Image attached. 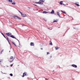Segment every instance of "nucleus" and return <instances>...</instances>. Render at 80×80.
Segmentation results:
<instances>
[{
  "label": "nucleus",
  "instance_id": "36",
  "mask_svg": "<svg viewBox=\"0 0 80 80\" xmlns=\"http://www.w3.org/2000/svg\"><path fill=\"white\" fill-rule=\"evenodd\" d=\"M50 29L51 30H52V28H51V29Z\"/></svg>",
  "mask_w": 80,
  "mask_h": 80
},
{
  "label": "nucleus",
  "instance_id": "46",
  "mask_svg": "<svg viewBox=\"0 0 80 80\" xmlns=\"http://www.w3.org/2000/svg\"><path fill=\"white\" fill-rule=\"evenodd\" d=\"M50 57H51V58H52V56H51Z\"/></svg>",
  "mask_w": 80,
  "mask_h": 80
},
{
  "label": "nucleus",
  "instance_id": "32",
  "mask_svg": "<svg viewBox=\"0 0 80 80\" xmlns=\"http://www.w3.org/2000/svg\"><path fill=\"white\" fill-rule=\"evenodd\" d=\"M13 61V60H12L11 61H10V62H12Z\"/></svg>",
  "mask_w": 80,
  "mask_h": 80
},
{
  "label": "nucleus",
  "instance_id": "48",
  "mask_svg": "<svg viewBox=\"0 0 80 80\" xmlns=\"http://www.w3.org/2000/svg\"><path fill=\"white\" fill-rule=\"evenodd\" d=\"M9 52H10V51H9Z\"/></svg>",
  "mask_w": 80,
  "mask_h": 80
},
{
  "label": "nucleus",
  "instance_id": "44",
  "mask_svg": "<svg viewBox=\"0 0 80 80\" xmlns=\"http://www.w3.org/2000/svg\"><path fill=\"white\" fill-rule=\"evenodd\" d=\"M1 73H3L2 71H1Z\"/></svg>",
  "mask_w": 80,
  "mask_h": 80
},
{
  "label": "nucleus",
  "instance_id": "2",
  "mask_svg": "<svg viewBox=\"0 0 80 80\" xmlns=\"http://www.w3.org/2000/svg\"><path fill=\"white\" fill-rule=\"evenodd\" d=\"M72 67H74V68H77V66L75 64H72Z\"/></svg>",
  "mask_w": 80,
  "mask_h": 80
},
{
  "label": "nucleus",
  "instance_id": "15",
  "mask_svg": "<svg viewBox=\"0 0 80 80\" xmlns=\"http://www.w3.org/2000/svg\"><path fill=\"white\" fill-rule=\"evenodd\" d=\"M61 12H62L63 13L66 14V13L64 11H63L62 10H61Z\"/></svg>",
  "mask_w": 80,
  "mask_h": 80
},
{
  "label": "nucleus",
  "instance_id": "34",
  "mask_svg": "<svg viewBox=\"0 0 80 80\" xmlns=\"http://www.w3.org/2000/svg\"><path fill=\"white\" fill-rule=\"evenodd\" d=\"M15 39H16L17 40H18V39H17V38H15Z\"/></svg>",
  "mask_w": 80,
  "mask_h": 80
},
{
  "label": "nucleus",
  "instance_id": "30",
  "mask_svg": "<svg viewBox=\"0 0 80 80\" xmlns=\"http://www.w3.org/2000/svg\"><path fill=\"white\" fill-rule=\"evenodd\" d=\"M8 43H9V44L11 46V44H10V42L9 41L8 42Z\"/></svg>",
  "mask_w": 80,
  "mask_h": 80
},
{
  "label": "nucleus",
  "instance_id": "23",
  "mask_svg": "<svg viewBox=\"0 0 80 80\" xmlns=\"http://www.w3.org/2000/svg\"><path fill=\"white\" fill-rule=\"evenodd\" d=\"M10 75L11 77H12V76H13V74H12V73H11V74H10Z\"/></svg>",
  "mask_w": 80,
  "mask_h": 80
},
{
  "label": "nucleus",
  "instance_id": "47",
  "mask_svg": "<svg viewBox=\"0 0 80 80\" xmlns=\"http://www.w3.org/2000/svg\"><path fill=\"white\" fill-rule=\"evenodd\" d=\"M11 48H12V47H11Z\"/></svg>",
  "mask_w": 80,
  "mask_h": 80
},
{
  "label": "nucleus",
  "instance_id": "37",
  "mask_svg": "<svg viewBox=\"0 0 80 80\" xmlns=\"http://www.w3.org/2000/svg\"><path fill=\"white\" fill-rule=\"evenodd\" d=\"M14 45H15V46H16V45L15 44H14Z\"/></svg>",
  "mask_w": 80,
  "mask_h": 80
},
{
  "label": "nucleus",
  "instance_id": "20",
  "mask_svg": "<svg viewBox=\"0 0 80 80\" xmlns=\"http://www.w3.org/2000/svg\"><path fill=\"white\" fill-rule=\"evenodd\" d=\"M40 2H35V3H36L37 4H40Z\"/></svg>",
  "mask_w": 80,
  "mask_h": 80
},
{
  "label": "nucleus",
  "instance_id": "18",
  "mask_svg": "<svg viewBox=\"0 0 80 80\" xmlns=\"http://www.w3.org/2000/svg\"><path fill=\"white\" fill-rule=\"evenodd\" d=\"M7 38L6 39L8 41V42H9V40H8V37H7Z\"/></svg>",
  "mask_w": 80,
  "mask_h": 80
},
{
  "label": "nucleus",
  "instance_id": "19",
  "mask_svg": "<svg viewBox=\"0 0 80 80\" xmlns=\"http://www.w3.org/2000/svg\"><path fill=\"white\" fill-rule=\"evenodd\" d=\"M8 1L10 2H12V0H8Z\"/></svg>",
  "mask_w": 80,
  "mask_h": 80
},
{
  "label": "nucleus",
  "instance_id": "33",
  "mask_svg": "<svg viewBox=\"0 0 80 80\" xmlns=\"http://www.w3.org/2000/svg\"><path fill=\"white\" fill-rule=\"evenodd\" d=\"M10 66H11V67H12V66H13V64H11V65H10Z\"/></svg>",
  "mask_w": 80,
  "mask_h": 80
},
{
  "label": "nucleus",
  "instance_id": "38",
  "mask_svg": "<svg viewBox=\"0 0 80 80\" xmlns=\"http://www.w3.org/2000/svg\"><path fill=\"white\" fill-rule=\"evenodd\" d=\"M34 5H35V6H37V5H35V4H34Z\"/></svg>",
  "mask_w": 80,
  "mask_h": 80
},
{
  "label": "nucleus",
  "instance_id": "41",
  "mask_svg": "<svg viewBox=\"0 0 80 80\" xmlns=\"http://www.w3.org/2000/svg\"><path fill=\"white\" fill-rule=\"evenodd\" d=\"M63 5H65L64 4H63Z\"/></svg>",
  "mask_w": 80,
  "mask_h": 80
},
{
  "label": "nucleus",
  "instance_id": "8",
  "mask_svg": "<svg viewBox=\"0 0 80 80\" xmlns=\"http://www.w3.org/2000/svg\"><path fill=\"white\" fill-rule=\"evenodd\" d=\"M57 14L58 16H59V17H60V13H59L58 12H57Z\"/></svg>",
  "mask_w": 80,
  "mask_h": 80
},
{
  "label": "nucleus",
  "instance_id": "21",
  "mask_svg": "<svg viewBox=\"0 0 80 80\" xmlns=\"http://www.w3.org/2000/svg\"><path fill=\"white\" fill-rule=\"evenodd\" d=\"M12 5H15V4H16V3H15V2H14L12 3Z\"/></svg>",
  "mask_w": 80,
  "mask_h": 80
},
{
  "label": "nucleus",
  "instance_id": "12",
  "mask_svg": "<svg viewBox=\"0 0 80 80\" xmlns=\"http://www.w3.org/2000/svg\"><path fill=\"white\" fill-rule=\"evenodd\" d=\"M39 2H44L45 0H40Z\"/></svg>",
  "mask_w": 80,
  "mask_h": 80
},
{
  "label": "nucleus",
  "instance_id": "43",
  "mask_svg": "<svg viewBox=\"0 0 80 80\" xmlns=\"http://www.w3.org/2000/svg\"><path fill=\"white\" fill-rule=\"evenodd\" d=\"M22 26H24V25H22Z\"/></svg>",
  "mask_w": 80,
  "mask_h": 80
},
{
  "label": "nucleus",
  "instance_id": "28",
  "mask_svg": "<svg viewBox=\"0 0 80 80\" xmlns=\"http://www.w3.org/2000/svg\"><path fill=\"white\" fill-rule=\"evenodd\" d=\"M18 19H21V18H20L18 16Z\"/></svg>",
  "mask_w": 80,
  "mask_h": 80
},
{
  "label": "nucleus",
  "instance_id": "10",
  "mask_svg": "<svg viewBox=\"0 0 80 80\" xmlns=\"http://www.w3.org/2000/svg\"><path fill=\"white\" fill-rule=\"evenodd\" d=\"M31 46H33L34 45V43L33 42H31L30 44Z\"/></svg>",
  "mask_w": 80,
  "mask_h": 80
},
{
  "label": "nucleus",
  "instance_id": "49",
  "mask_svg": "<svg viewBox=\"0 0 80 80\" xmlns=\"http://www.w3.org/2000/svg\"><path fill=\"white\" fill-rule=\"evenodd\" d=\"M16 25H17V24H16Z\"/></svg>",
  "mask_w": 80,
  "mask_h": 80
},
{
  "label": "nucleus",
  "instance_id": "3",
  "mask_svg": "<svg viewBox=\"0 0 80 80\" xmlns=\"http://www.w3.org/2000/svg\"><path fill=\"white\" fill-rule=\"evenodd\" d=\"M6 34L8 36H9L10 35H12V33L10 32H8V33H6Z\"/></svg>",
  "mask_w": 80,
  "mask_h": 80
},
{
  "label": "nucleus",
  "instance_id": "35",
  "mask_svg": "<svg viewBox=\"0 0 80 80\" xmlns=\"http://www.w3.org/2000/svg\"><path fill=\"white\" fill-rule=\"evenodd\" d=\"M41 50H43V48H41Z\"/></svg>",
  "mask_w": 80,
  "mask_h": 80
},
{
  "label": "nucleus",
  "instance_id": "11",
  "mask_svg": "<svg viewBox=\"0 0 80 80\" xmlns=\"http://www.w3.org/2000/svg\"><path fill=\"white\" fill-rule=\"evenodd\" d=\"M49 45H53V44H52V42L51 41H50L49 42Z\"/></svg>",
  "mask_w": 80,
  "mask_h": 80
},
{
  "label": "nucleus",
  "instance_id": "22",
  "mask_svg": "<svg viewBox=\"0 0 80 80\" xmlns=\"http://www.w3.org/2000/svg\"><path fill=\"white\" fill-rule=\"evenodd\" d=\"M10 58L12 60V59H13V56H11L10 57Z\"/></svg>",
  "mask_w": 80,
  "mask_h": 80
},
{
  "label": "nucleus",
  "instance_id": "5",
  "mask_svg": "<svg viewBox=\"0 0 80 80\" xmlns=\"http://www.w3.org/2000/svg\"><path fill=\"white\" fill-rule=\"evenodd\" d=\"M55 13V12L53 10H52V11L51 12V14H53Z\"/></svg>",
  "mask_w": 80,
  "mask_h": 80
},
{
  "label": "nucleus",
  "instance_id": "31",
  "mask_svg": "<svg viewBox=\"0 0 80 80\" xmlns=\"http://www.w3.org/2000/svg\"><path fill=\"white\" fill-rule=\"evenodd\" d=\"M47 54L48 55V54H50V53H49V52H48L47 53Z\"/></svg>",
  "mask_w": 80,
  "mask_h": 80
},
{
  "label": "nucleus",
  "instance_id": "9",
  "mask_svg": "<svg viewBox=\"0 0 80 80\" xmlns=\"http://www.w3.org/2000/svg\"><path fill=\"white\" fill-rule=\"evenodd\" d=\"M13 17L15 19H18V16H13Z\"/></svg>",
  "mask_w": 80,
  "mask_h": 80
},
{
  "label": "nucleus",
  "instance_id": "26",
  "mask_svg": "<svg viewBox=\"0 0 80 80\" xmlns=\"http://www.w3.org/2000/svg\"><path fill=\"white\" fill-rule=\"evenodd\" d=\"M53 23H54V22H57V21H54L53 22Z\"/></svg>",
  "mask_w": 80,
  "mask_h": 80
},
{
  "label": "nucleus",
  "instance_id": "16",
  "mask_svg": "<svg viewBox=\"0 0 80 80\" xmlns=\"http://www.w3.org/2000/svg\"><path fill=\"white\" fill-rule=\"evenodd\" d=\"M43 13H48V12H46V11H43Z\"/></svg>",
  "mask_w": 80,
  "mask_h": 80
},
{
  "label": "nucleus",
  "instance_id": "29",
  "mask_svg": "<svg viewBox=\"0 0 80 80\" xmlns=\"http://www.w3.org/2000/svg\"><path fill=\"white\" fill-rule=\"evenodd\" d=\"M12 43L13 44V45H14L15 44V43L14 42H12Z\"/></svg>",
  "mask_w": 80,
  "mask_h": 80
},
{
  "label": "nucleus",
  "instance_id": "45",
  "mask_svg": "<svg viewBox=\"0 0 80 80\" xmlns=\"http://www.w3.org/2000/svg\"><path fill=\"white\" fill-rule=\"evenodd\" d=\"M45 21L46 22H47V21H46V20H45Z\"/></svg>",
  "mask_w": 80,
  "mask_h": 80
},
{
  "label": "nucleus",
  "instance_id": "42",
  "mask_svg": "<svg viewBox=\"0 0 80 80\" xmlns=\"http://www.w3.org/2000/svg\"><path fill=\"white\" fill-rule=\"evenodd\" d=\"M29 8V9H30V8Z\"/></svg>",
  "mask_w": 80,
  "mask_h": 80
},
{
  "label": "nucleus",
  "instance_id": "40",
  "mask_svg": "<svg viewBox=\"0 0 80 80\" xmlns=\"http://www.w3.org/2000/svg\"><path fill=\"white\" fill-rule=\"evenodd\" d=\"M46 80H48V79H46Z\"/></svg>",
  "mask_w": 80,
  "mask_h": 80
},
{
  "label": "nucleus",
  "instance_id": "1",
  "mask_svg": "<svg viewBox=\"0 0 80 80\" xmlns=\"http://www.w3.org/2000/svg\"><path fill=\"white\" fill-rule=\"evenodd\" d=\"M21 15L23 17H27V15H26V14L24 13H22Z\"/></svg>",
  "mask_w": 80,
  "mask_h": 80
},
{
  "label": "nucleus",
  "instance_id": "24",
  "mask_svg": "<svg viewBox=\"0 0 80 80\" xmlns=\"http://www.w3.org/2000/svg\"><path fill=\"white\" fill-rule=\"evenodd\" d=\"M39 4H40V5H42V4H43V3L40 2H39Z\"/></svg>",
  "mask_w": 80,
  "mask_h": 80
},
{
  "label": "nucleus",
  "instance_id": "17",
  "mask_svg": "<svg viewBox=\"0 0 80 80\" xmlns=\"http://www.w3.org/2000/svg\"><path fill=\"white\" fill-rule=\"evenodd\" d=\"M75 4L78 7H79L80 6V5L78 4H77L76 3H75Z\"/></svg>",
  "mask_w": 80,
  "mask_h": 80
},
{
  "label": "nucleus",
  "instance_id": "4",
  "mask_svg": "<svg viewBox=\"0 0 80 80\" xmlns=\"http://www.w3.org/2000/svg\"><path fill=\"white\" fill-rule=\"evenodd\" d=\"M9 37H11V38H16L14 37V36L13 35L10 36Z\"/></svg>",
  "mask_w": 80,
  "mask_h": 80
},
{
  "label": "nucleus",
  "instance_id": "6",
  "mask_svg": "<svg viewBox=\"0 0 80 80\" xmlns=\"http://www.w3.org/2000/svg\"><path fill=\"white\" fill-rule=\"evenodd\" d=\"M26 72H24V73H23V75H22V77H25V76H26Z\"/></svg>",
  "mask_w": 80,
  "mask_h": 80
},
{
  "label": "nucleus",
  "instance_id": "13",
  "mask_svg": "<svg viewBox=\"0 0 80 80\" xmlns=\"http://www.w3.org/2000/svg\"><path fill=\"white\" fill-rule=\"evenodd\" d=\"M1 34H2V35H3V36L4 37V38H6V37H5V35H4V34H3V33L2 32H1Z\"/></svg>",
  "mask_w": 80,
  "mask_h": 80
},
{
  "label": "nucleus",
  "instance_id": "7",
  "mask_svg": "<svg viewBox=\"0 0 80 80\" xmlns=\"http://www.w3.org/2000/svg\"><path fill=\"white\" fill-rule=\"evenodd\" d=\"M55 48L56 50H58V49L60 48V47H55Z\"/></svg>",
  "mask_w": 80,
  "mask_h": 80
},
{
  "label": "nucleus",
  "instance_id": "14",
  "mask_svg": "<svg viewBox=\"0 0 80 80\" xmlns=\"http://www.w3.org/2000/svg\"><path fill=\"white\" fill-rule=\"evenodd\" d=\"M62 2H63V1H61L60 2L59 4L60 5H62L63 4H62Z\"/></svg>",
  "mask_w": 80,
  "mask_h": 80
},
{
  "label": "nucleus",
  "instance_id": "25",
  "mask_svg": "<svg viewBox=\"0 0 80 80\" xmlns=\"http://www.w3.org/2000/svg\"><path fill=\"white\" fill-rule=\"evenodd\" d=\"M3 52V50H2V51H1V54H2V52Z\"/></svg>",
  "mask_w": 80,
  "mask_h": 80
},
{
  "label": "nucleus",
  "instance_id": "39",
  "mask_svg": "<svg viewBox=\"0 0 80 80\" xmlns=\"http://www.w3.org/2000/svg\"><path fill=\"white\" fill-rule=\"evenodd\" d=\"M18 42L19 43H20V41H18Z\"/></svg>",
  "mask_w": 80,
  "mask_h": 80
},
{
  "label": "nucleus",
  "instance_id": "27",
  "mask_svg": "<svg viewBox=\"0 0 80 80\" xmlns=\"http://www.w3.org/2000/svg\"><path fill=\"white\" fill-rule=\"evenodd\" d=\"M18 11L21 14L22 13V12H21L20 11L18 10Z\"/></svg>",
  "mask_w": 80,
  "mask_h": 80
}]
</instances>
